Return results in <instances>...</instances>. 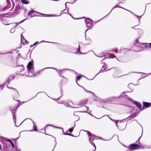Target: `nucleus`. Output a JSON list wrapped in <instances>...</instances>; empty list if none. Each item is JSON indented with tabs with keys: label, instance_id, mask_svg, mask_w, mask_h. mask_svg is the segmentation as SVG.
Listing matches in <instances>:
<instances>
[{
	"label": "nucleus",
	"instance_id": "obj_7",
	"mask_svg": "<svg viewBox=\"0 0 151 151\" xmlns=\"http://www.w3.org/2000/svg\"><path fill=\"white\" fill-rule=\"evenodd\" d=\"M86 23L88 27H90L93 25L92 23L91 20L88 21H86Z\"/></svg>",
	"mask_w": 151,
	"mask_h": 151
},
{
	"label": "nucleus",
	"instance_id": "obj_19",
	"mask_svg": "<svg viewBox=\"0 0 151 151\" xmlns=\"http://www.w3.org/2000/svg\"><path fill=\"white\" fill-rule=\"evenodd\" d=\"M146 46L151 48V43H146Z\"/></svg>",
	"mask_w": 151,
	"mask_h": 151
},
{
	"label": "nucleus",
	"instance_id": "obj_14",
	"mask_svg": "<svg viewBox=\"0 0 151 151\" xmlns=\"http://www.w3.org/2000/svg\"><path fill=\"white\" fill-rule=\"evenodd\" d=\"M21 2L25 4H28V1L27 0H20Z\"/></svg>",
	"mask_w": 151,
	"mask_h": 151
},
{
	"label": "nucleus",
	"instance_id": "obj_4",
	"mask_svg": "<svg viewBox=\"0 0 151 151\" xmlns=\"http://www.w3.org/2000/svg\"><path fill=\"white\" fill-rule=\"evenodd\" d=\"M11 89H12L11 92L12 94L13 95V96H16L19 94L18 92L15 88H12Z\"/></svg>",
	"mask_w": 151,
	"mask_h": 151
},
{
	"label": "nucleus",
	"instance_id": "obj_21",
	"mask_svg": "<svg viewBox=\"0 0 151 151\" xmlns=\"http://www.w3.org/2000/svg\"><path fill=\"white\" fill-rule=\"evenodd\" d=\"M9 141H10V142H11V145H12V148H14V144L13 143V142L12 141H11L10 140Z\"/></svg>",
	"mask_w": 151,
	"mask_h": 151
},
{
	"label": "nucleus",
	"instance_id": "obj_5",
	"mask_svg": "<svg viewBox=\"0 0 151 151\" xmlns=\"http://www.w3.org/2000/svg\"><path fill=\"white\" fill-rule=\"evenodd\" d=\"M108 118L111 120H112V119L107 115H106L103 116L102 117V120L104 122H106L108 120Z\"/></svg>",
	"mask_w": 151,
	"mask_h": 151
},
{
	"label": "nucleus",
	"instance_id": "obj_6",
	"mask_svg": "<svg viewBox=\"0 0 151 151\" xmlns=\"http://www.w3.org/2000/svg\"><path fill=\"white\" fill-rule=\"evenodd\" d=\"M33 65V63L31 61H30L28 63L27 66V68L29 71L30 70L32 69V66Z\"/></svg>",
	"mask_w": 151,
	"mask_h": 151
},
{
	"label": "nucleus",
	"instance_id": "obj_18",
	"mask_svg": "<svg viewBox=\"0 0 151 151\" xmlns=\"http://www.w3.org/2000/svg\"><path fill=\"white\" fill-rule=\"evenodd\" d=\"M62 77L63 78V79H62L61 80V82L62 83L63 82V81H66L67 80V79L65 77Z\"/></svg>",
	"mask_w": 151,
	"mask_h": 151
},
{
	"label": "nucleus",
	"instance_id": "obj_3",
	"mask_svg": "<svg viewBox=\"0 0 151 151\" xmlns=\"http://www.w3.org/2000/svg\"><path fill=\"white\" fill-rule=\"evenodd\" d=\"M89 141L91 144L95 147V143L96 142V141L97 140L96 139H95V138L94 137L91 135H89Z\"/></svg>",
	"mask_w": 151,
	"mask_h": 151
},
{
	"label": "nucleus",
	"instance_id": "obj_28",
	"mask_svg": "<svg viewBox=\"0 0 151 151\" xmlns=\"http://www.w3.org/2000/svg\"><path fill=\"white\" fill-rule=\"evenodd\" d=\"M121 8H122V9H124V8H123L121 7Z\"/></svg>",
	"mask_w": 151,
	"mask_h": 151
},
{
	"label": "nucleus",
	"instance_id": "obj_10",
	"mask_svg": "<svg viewBox=\"0 0 151 151\" xmlns=\"http://www.w3.org/2000/svg\"><path fill=\"white\" fill-rule=\"evenodd\" d=\"M134 103L135 104L137 107H138L139 108H140L141 107L142 104H140V103H139L137 101H135L134 102Z\"/></svg>",
	"mask_w": 151,
	"mask_h": 151
},
{
	"label": "nucleus",
	"instance_id": "obj_22",
	"mask_svg": "<svg viewBox=\"0 0 151 151\" xmlns=\"http://www.w3.org/2000/svg\"><path fill=\"white\" fill-rule=\"evenodd\" d=\"M38 43V42L37 41L33 45H31V47H32L33 46H34L37 45Z\"/></svg>",
	"mask_w": 151,
	"mask_h": 151
},
{
	"label": "nucleus",
	"instance_id": "obj_26",
	"mask_svg": "<svg viewBox=\"0 0 151 151\" xmlns=\"http://www.w3.org/2000/svg\"><path fill=\"white\" fill-rule=\"evenodd\" d=\"M145 106H143L142 107H141V110H143L145 109Z\"/></svg>",
	"mask_w": 151,
	"mask_h": 151
},
{
	"label": "nucleus",
	"instance_id": "obj_24",
	"mask_svg": "<svg viewBox=\"0 0 151 151\" xmlns=\"http://www.w3.org/2000/svg\"><path fill=\"white\" fill-rule=\"evenodd\" d=\"M40 73V72L37 71V72L34 74V76H36L38 74H39Z\"/></svg>",
	"mask_w": 151,
	"mask_h": 151
},
{
	"label": "nucleus",
	"instance_id": "obj_2",
	"mask_svg": "<svg viewBox=\"0 0 151 151\" xmlns=\"http://www.w3.org/2000/svg\"><path fill=\"white\" fill-rule=\"evenodd\" d=\"M37 14H40L43 16L47 15L43 14L41 13L38 12H37L33 10H30L28 13V15L30 16L31 17H33L36 16Z\"/></svg>",
	"mask_w": 151,
	"mask_h": 151
},
{
	"label": "nucleus",
	"instance_id": "obj_1",
	"mask_svg": "<svg viewBox=\"0 0 151 151\" xmlns=\"http://www.w3.org/2000/svg\"><path fill=\"white\" fill-rule=\"evenodd\" d=\"M128 147L131 151L135 150L138 149L140 148L142 149L144 148V147L142 145H140V143H139V145L134 143L128 146Z\"/></svg>",
	"mask_w": 151,
	"mask_h": 151
},
{
	"label": "nucleus",
	"instance_id": "obj_17",
	"mask_svg": "<svg viewBox=\"0 0 151 151\" xmlns=\"http://www.w3.org/2000/svg\"><path fill=\"white\" fill-rule=\"evenodd\" d=\"M105 67L104 66H103L100 70V71H101V72H103L105 70Z\"/></svg>",
	"mask_w": 151,
	"mask_h": 151
},
{
	"label": "nucleus",
	"instance_id": "obj_15",
	"mask_svg": "<svg viewBox=\"0 0 151 151\" xmlns=\"http://www.w3.org/2000/svg\"><path fill=\"white\" fill-rule=\"evenodd\" d=\"M87 101H82L81 102V104L82 105H85L87 103Z\"/></svg>",
	"mask_w": 151,
	"mask_h": 151
},
{
	"label": "nucleus",
	"instance_id": "obj_11",
	"mask_svg": "<svg viewBox=\"0 0 151 151\" xmlns=\"http://www.w3.org/2000/svg\"><path fill=\"white\" fill-rule=\"evenodd\" d=\"M53 126L52 125H47L45 128V132L46 131H48L51 128H50L49 127H48V126Z\"/></svg>",
	"mask_w": 151,
	"mask_h": 151
},
{
	"label": "nucleus",
	"instance_id": "obj_16",
	"mask_svg": "<svg viewBox=\"0 0 151 151\" xmlns=\"http://www.w3.org/2000/svg\"><path fill=\"white\" fill-rule=\"evenodd\" d=\"M74 129V127H73L70 128L68 129V131H69L70 133H71L73 131Z\"/></svg>",
	"mask_w": 151,
	"mask_h": 151
},
{
	"label": "nucleus",
	"instance_id": "obj_23",
	"mask_svg": "<svg viewBox=\"0 0 151 151\" xmlns=\"http://www.w3.org/2000/svg\"><path fill=\"white\" fill-rule=\"evenodd\" d=\"M33 127H34V129L35 131H37V127L36 126L34 125L33 126Z\"/></svg>",
	"mask_w": 151,
	"mask_h": 151
},
{
	"label": "nucleus",
	"instance_id": "obj_8",
	"mask_svg": "<svg viewBox=\"0 0 151 151\" xmlns=\"http://www.w3.org/2000/svg\"><path fill=\"white\" fill-rule=\"evenodd\" d=\"M143 106H145V107H148L151 105L150 103L145 102H143Z\"/></svg>",
	"mask_w": 151,
	"mask_h": 151
},
{
	"label": "nucleus",
	"instance_id": "obj_20",
	"mask_svg": "<svg viewBox=\"0 0 151 151\" xmlns=\"http://www.w3.org/2000/svg\"><path fill=\"white\" fill-rule=\"evenodd\" d=\"M81 78V76L80 75L76 77V79L79 81L80 80Z\"/></svg>",
	"mask_w": 151,
	"mask_h": 151
},
{
	"label": "nucleus",
	"instance_id": "obj_9",
	"mask_svg": "<svg viewBox=\"0 0 151 151\" xmlns=\"http://www.w3.org/2000/svg\"><path fill=\"white\" fill-rule=\"evenodd\" d=\"M18 108V107L17 106H16L14 107H12L11 109L12 112V113H14L16 112V111L17 110V109Z\"/></svg>",
	"mask_w": 151,
	"mask_h": 151
},
{
	"label": "nucleus",
	"instance_id": "obj_27",
	"mask_svg": "<svg viewBox=\"0 0 151 151\" xmlns=\"http://www.w3.org/2000/svg\"><path fill=\"white\" fill-rule=\"evenodd\" d=\"M66 135H71V134H69V133H66L65 134Z\"/></svg>",
	"mask_w": 151,
	"mask_h": 151
},
{
	"label": "nucleus",
	"instance_id": "obj_13",
	"mask_svg": "<svg viewBox=\"0 0 151 151\" xmlns=\"http://www.w3.org/2000/svg\"><path fill=\"white\" fill-rule=\"evenodd\" d=\"M74 118L75 119V120H78L79 119V116L76 114L74 115Z\"/></svg>",
	"mask_w": 151,
	"mask_h": 151
},
{
	"label": "nucleus",
	"instance_id": "obj_25",
	"mask_svg": "<svg viewBox=\"0 0 151 151\" xmlns=\"http://www.w3.org/2000/svg\"><path fill=\"white\" fill-rule=\"evenodd\" d=\"M116 7H120L121 8V7L120 6H119L118 5H116V6H115L114 7V8Z\"/></svg>",
	"mask_w": 151,
	"mask_h": 151
},
{
	"label": "nucleus",
	"instance_id": "obj_12",
	"mask_svg": "<svg viewBox=\"0 0 151 151\" xmlns=\"http://www.w3.org/2000/svg\"><path fill=\"white\" fill-rule=\"evenodd\" d=\"M14 79V77L13 76H10L8 79V82H10L12 80Z\"/></svg>",
	"mask_w": 151,
	"mask_h": 151
}]
</instances>
